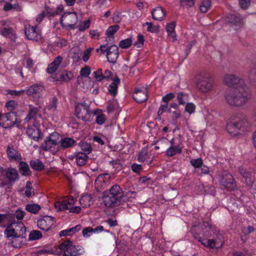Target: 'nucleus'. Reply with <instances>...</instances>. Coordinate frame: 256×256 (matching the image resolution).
Returning <instances> with one entry per match:
<instances>
[{
  "mask_svg": "<svg viewBox=\"0 0 256 256\" xmlns=\"http://www.w3.org/2000/svg\"><path fill=\"white\" fill-rule=\"evenodd\" d=\"M223 82L225 85L233 88L224 94L226 102L230 106H244L251 99V92L242 78L236 75L227 74L224 76Z\"/></svg>",
  "mask_w": 256,
  "mask_h": 256,
  "instance_id": "obj_1",
  "label": "nucleus"
},
{
  "mask_svg": "<svg viewBox=\"0 0 256 256\" xmlns=\"http://www.w3.org/2000/svg\"><path fill=\"white\" fill-rule=\"evenodd\" d=\"M250 126L246 117L242 114H237L232 118L226 126V130L230 134L236 135L239 130H247Z\"/></svg>",
  "mask_w": 256,
  "mask_h": 256,
  "instance_id": "obj_2",
  "label": "nucleus"
},
{
  "mask_svg": "<svg viewBox=\"0 0 256 256\" xmlns=\"http://www.w3.org/2000/svg\"><path fill=\"white\" fill-rule=\"evenodd\" d=\"M197 87L202 93L211 92L214 88V80L210 74L206 72H200L196 77Z\"/></svg>",
  "mask_w": 256,
  "mask_h": 256,
  "instance_id": "obj_3",
  "label": "nucleus"
},
{
  "mask_svg": "<svg viewBox=\"0 0 256 256\" xmlns=\"http://www.w3.org/2000/svg\"><path fill=\"white\" fill-rule=\"evenodd\" d=\"M212 239H205L202 240V244L209 248H219L222 247L224 243V236L219 231L216 230L214 234L212 236Z\"/></svg>",
  "mask_w": 256,
  "mask_h": 256,
  "instance_id": "obj_4",
  "label": "nucleus"
},
{
  "mask_svg": "<svg viewBox=\"0 0 256 256\" xmlns=\"http://www.w3.org/2000/svg\"><path fill=\"white\" fill-rule=\"evenodd\" d=\"M96 113L91 112L90 106L86 103L78 104L75 108V114L76 117L84 121H90V114Z\"/></svg>",
  "mask_w": 256,
  "mask_h": 256,
  "instance_id": "obj_5",
  "label": "nucleus"
},
{
  "mask_svg": "<svg viewBox=\"0 0 256 256\" xmlns=\"http://www.w3.org/2000/svg\"><path fill=\"white\" fill-rule=\"evenodd\" d=\"M59 249L63 252L64 256H76L82 254L80 249H78L72 242L66 240L61 243L58 246Z\"/></svg>",
  "mask_w": 256,
  "mask_h": 256,
  "instance_id": "obj_6",
  "label": "nucleus"
},
{
  "mask_svg": "<svg viewBox=\"0 0 256 256\" xmlns=\"http://www.w3.org/2000/svg\"><path fill=\"white\" fill-rule=\"evenodd\" d=\"M220 182L221 185L228 190H234L236 188V184L233 176L226 171L222 172Z\"/></svg>",
  "mask_w": 256,
  "mask_h": 256,
  "instance_id": "obj_7",
  "label": "nucleus"
},
{
  "mask_svg": "<svg viewBox=\"0 0 256 256\" xmlns=\"http://www.w3.org/2000/svg\"><path fill=\"white\" fill-rule=\"evenodd\" d=\"M102 200L104 205L110 208L117 206L126 201L122 199V198L120 196H115L108 194H106L104 192H103Z\"/></svg>",
  "mask_w": 256,
  "mask_h": 256,
  "instance_id": "obj_8",
  "label": "nucleus"
},
{
  "mask_svg": "<svg viewBox=\"0 0 256 256\" xmlns=\"http://www.w3.org/2000/svg\"><path fill=\"white\" fill-rule=\"evenodd\" d=\"M0 120V126L5 128L12 127L17 124L16 114L13 112L1 114Z\"/></svg>",
  "mask_w": 256,
  "mask_h": 256,
  "instance_id": "obj_9",
  "label": "nucleus"
},
{
  "mask_svg": "<svg viewBox=\"0 0 256 256\" xmlns=\"http://www.w3.org/2000/svg\"><path fill=\"white\" fill-rule=\"evenodd\" d=\"M104 192L115 196H120L122 198V199L126 200H128L129 196H130L135 194L134 192H128L126 194H124L122 189L118 184L112 186L108 190L105 191Z\"/></svg>",
  "mask_w": 256,
  "mask_h": 256,
  "instance_id": "obj_10",
  "label": "nucleus"
},
{
  "mask_svg": "<svg viewBox=\"0 0 256 256\" xmlns=\"http://www.w3.org/2000/svg\"><path fill=\"white\" fill-rule=\"evenodd\" d=\"M44 90V86L40 84H34L28 87L26 92L28 96H31L35 100H38L42 96V92Z\"/></svg>",
  "mask_w": 256,
  "mask_h": 256,
  "instance_id": "obj_11",
  "label": "nucleus"
},
{
  "mask_svg": "<svg viewBox=\"0 0 256 256\" xmlns=\"http://www.w3.org/2000/svg\"><path fill=\"white\" fill-rule=\"evenodd\" d=\"M54 218L50 216H46L38 220V226L44 231L48 230L54 224Z\"/></svg>",
  "mask_w": 256,
  "mask_h": 256,
  "instance_id": "obj_12",
  "label": "nucleus"
},
{
  "mask_svg": "<svg viewBox=\"0 0 256 256\" xmlns=\"http://www.w3.org/2000/svg\"><path fill=\"white\" fill-rule=\"evenodd\" d=\"M134 99L138 103H142L148 99V90L145 88H136L133 94Z\"/></svg>",
  "mask_w": 256,
  "mask_h": 256,
  "instance_id": "obj_13",
  "label": "nucleus"
},
{
  "mask_svg": "<svg viewBox=\"0 0 256 256\" xmlns=\"http://www.w3.org/2000/svg\"><path fill=\"white\" fill-rule=\"evenodd\" d=\"M118 48L116 45L112 44L108 46L106 58L109 62L114 64L118 60Z\"/></svg>",
  "mask_w": 256,
  "mask_h": 256,
  "instance_id": "obj_14",
  "label": "nucleus"
},
{
  "mask_svg": "<svg viewBox=\"0 0 256 256\" xmlns=\"http://www.w3.org/2000/svg\"><path fill=\"white\" fill-rule=\"evenodd\" d=\"M170 146L166 150V154L170 157H172L177 154L182 152V148L180 145L176 142L174 138L170 141Z\"/></svg>",
  "mask_w": 256,
  "mask_h": 256,
  "instance_id": "obj_15",
  "label": "nucleus"
},
{
  "mask_svg": "<svg viewBox=\"0 0 256 256\" xmlns=\"http://www.w3.org/2000/svg\"><path fill=\"white\" fill-rule=\"evenodd\" d=\"M24 33L26 38L30 40H38L40 37V34L36 31V26L30 25L26 26Z\"/></svg>",
  "mask_w": 256,
  "mask_h": 256,
  "instance_id": "obj_16",
  "label": "nucleus"
},
{
  "mask_svg": "<svg viewBox=\"0 0 256 256\" xmlns=\"http://www.w3.org/2000/svg\"><path fill=\"white\" fill-rule=\"evenodd\" d=\"M191 232L194 237L202 244V240L206 239L203 236V223L198 226H193L192 228Z\"/></svg>",
  "mask_w": 256,
  "mask_h": 256,
  "instance_id": "obj_17",
  "label": "nucleus"
},
{
  "mask_svg": "<svg viewBox=\"0 0 256 256\" xmlns=\"http://www.w3.org/2000/svg\"><path fill=\"white\" fill-rule=\"evenodd\" d=\"M238 170L242 176L244 178L245 183L246 185L249 186H252L254 180L252 172L246 169H244L242 167H240Z\"/></svg>",
  "mask_w": 256,
  "mask_h": 256,
  "instance_id": "obj_18",
  "label": "nucleus"
},
{
  "mask_svg": "<svg viewBox=\"0 0 256 256\" xmlns=\"http://www.w3.org/2000/svg\"><path fill=\"white\" fill-rule=\"evenodd\" d=\"M6 178L10 184H13L19 179L18 171L14 168H10L4 170Z\"/></svg>",
  "mask_w": 256,
  "mask_h": 256,
  "instance_id": "obj_19",
  "label": "nucleus"
},
{
  "mask_svg": "<svg viewBox=\"0 0 256 256\" xmlns=\"http://www.w3.org/2000/svg\"><path fill=\"white\" fill-rule=\"evenodd\" d=\"M28 136L36 142L42 138V134L40 130L36 127H29L26 130Z\"/></svg>",
  "mask_w": 256,
  "mask_h": 256,
  "instance_id": "obj_20",
  "label": "nucleus"
},
{
  "mask_svg": "<svg viewBox=\"0 0 256 256\" xmlns=\"http://www.w3.org/2000/svg\"><path fill=\"white\" fill-rule=\"evenodd\" d=\"M226 21L231 24V26L241 27L243 25L242 19L234 14H229L226 18Z\"/></svg>",
  "mask_w": 256,
  "mask_h": 256,
  "instance_id": "obj_21",
  "label": "nucleus"
},
{
  "mask_svg": "<svg viewBox=\"0 0 256 256\" xmlns=\"http://www.w3.org/2000/svg\"><path fill=\"white\" fill-rule=\"evenodd\" d=\"M57 144L50 142L49 140L46 138L44 142L40 146V148L44 151H50L53 154H56L58 150L56 147Z\"/></svg>",
  "mask_w": 256,
  "mask_h": 256,
  "instance_id": "obj_22",
  "label": "nucleus"
},
{
  "mask_svg": "<svg viewBox=\"0 0 256 256\" xmlns=\"http://www.w3.org/2000/svg\"><path fill=\"white\" fill-rule=\"evenodd\" d=\"M152 18L156 20H162L166 16V11L160 6L153 9L151 12Z\"/></svg>",
  "mask_w": 256,
  "mask_h": 256,
  "instance_id": "obj_23",
  "label": "nucleus"
},
{
  "mask_svg": "<svg viewBox=\"0 0 256 256\" xmlns=\"http://www.w3.org/2000/svg\"><path fill=\"white\" fill-rule=\"evenodd\" d=\"M119 28L120 26L118 24H114L110 26L106 32V34L107 36L106 40L107 42H114V35Z\"/></svg>",
  "mask_w": 256,
  "mask_h": 256,
  "instance_id": "obj_24",
  "label": "nucleus"
},
{
  "mask_svg": "<svg viewBox=\"0 0 256 256\" xmlns=\"http://www.w3.org/2000/svg\"><path fill=\"white\" fill-rule=\"evenodd\" d=\"M16 235L22 238H26V227L22 222H12Z\"/></svg>",
  "mask_w": 256,
  "mask_h": 256,
  "instance_id": "obj_25",
  "label": "nucleus"
},
{
  "mask_svg": "<svg viewBox=\"0 0 256 256\" xmlns=\"http://www.w3.org/2000/svg\"><path fill=\"white\" fill-rule=\"evenodd\" d=\"M6 152L8 158L10 160H21L20 153L14 150L13 146L8 145L7 147Z\"/></svg>",
  "mask_w": 256,
  "mask_h": 256,
  "instance_id": "obj_26",
  "label": "nucleus"
},
{
  "mask_svg": "<svg viewBox=\"0 0 256 256\" xmlns=\"http://www.w3.org/2000/svg\"><path fill=\"white\" fill-rule=\"evenodd\" d=\"M75 158L78 166H83L86 164L88 160V156L86 153L78 152L75 154Z\"/></svg>",
  "mask_w": 256,
  "mask_h": 256,
  "instance_id": "obj_27",
  "label": "nucleus"
},
{
  "mask_svg": "<svg viewBox=\"0 0 256 256\" xmlns=\"http://www.w3.org/2000/svg\"><path fill=\"white\" fill-rule=\"evenodd\" d=\"M60 146L62 149L72 147L76 143V141L71 138H64L60 140Z\"/></svg>",
  "mask_w": 256,
  "mask_h": 256,
  "instance_id": "obj_28",
  "label": "nucleus"
},
{
  "mask_svg": "<svg viewBox=\"0 0 256 256\" xmlns=\"http://www.w3.org/2000/svg\"><path fill=\"white\" fill-rule=\"evenodd\" d=\"M120 83V79L116 77L113 80L112 82L109 85L108 90L110 94L114 96L117 94L118 85Z\"/></svg>",
  "mask_w": 256,
  "mask_h": 256,
  "instance_id": "obj_29",
  "label": "nucleus"
},
{
  "mask_svg": "<svg viewBox=\"0 0 256 256\" xmlns=\"http://www.w3.org/2000/svg\"><path fill=\"white\" fill-rule=\"evenodd\" d=\"M203 236L204 237H212L213 236V234H214L216 229L213 228L208 222H203Z\"/></svg>",
  "mask_w": 256,
  "mask_h": 256,
  "instance_id": "obj_30",
  "label": "nucleus"
},
{
  "mask_svg": "<svg viewBox=\"0 0 256 256\" xmlns=\"http://www.w3.org/2000/svg\"><path fill=\"white\" fill-rule=\"evenodd\" d=\"M31 168L36 171H41L44 168V165L38 159L32 160L30 162Z\"/></svg>",
  "mask_w": 256,
  "mask_h": 256,
  "instance_id": "obj_31",
  "label": "nucleus"
},
{
  "mask_svg": "<svg viewBox=\"0 0 256 256\" xmlns=\"http://www.w3.org/2000/svg\"><path fill=\"white\" fill-rule=\"evenodd\" d=\"M80 202L84 208L88 207L92 204V197L90 194H84L80 199Z\"/></svg>",
  "mask_w": 256,
  "mask_h": 256,
  "instance_id": "obj_32",
  "label": "nucleus"
},
{
  "mask_svg": "<svg viewBox=\"0 0 256 256\" xmlns=\"http://www.w3.org/2000/svg\"><path fill=\"white\" fill-rule=\"evenodd\" d=\"M30 110L28 112L25 118V120L26 122H29L31 120L34 118L38 112L39 110V109L40 108V106L39 108L34 107L32 105H30Z\"/></svg>",
  "mask_w": 256,
  "mask_h": 256,
  "instance_id": "obj_33",
  "label": "nucleus"
},
{
  "mask_svg": "<svg viewBox=\"0 0 256 256\" xmlns=\"http://www.w3.org/2000/svg\"><path fill=\"white\" fill-rule=\"evenodd\" d=\"M20 172L22 176H30L31 172L28 164L24 162H20L18 165Z\"/></svg>",
  "mask_w": 256,
  "mask_h": 256,
  "instance_id": "obj_34",
  "label": "nucleus"
},
{
  "mask_svg": "<svg viewBox=\"0 0 256 256\" xmlns=\"http://www.w3.org/2000/svg\"><path fill=\"white\" fill-rule=\"evenodd\" d=\"M4 234L7 238H13V237L17 236L14 228L13 226L12 222L9 224L8 225L6 229L4 231Z\"/></svg>",
  "mask_w": 256,
  "mask_h": 256,
  "instance_id": "obj_35",
  "label": "nucleus"
},
{
  "mask_svg": "<svg viewBox=\"0 0 256 256\" xmlns=\"http://www.w3.org/2000/svg\"><path fill=\"white\" fill-rule=\"evenodd\" d=\"M26 238H22L19 236H16L11 238L10 243L13 247L20 248L24 244L23 240Z\"/></svg>",
  "mask_w": 256,
  "mask_h": 256,
  "instance_id": "obj_36",
  "label": "nucleus"
},
{
  "mask_svg": "<svg viewBox=\"0 0 256 256\" xmlns=\"http://www.w3.org/2000/svg\"><path fill=\"white\" fill-rule=\"evenodd\" d=\"M168 112L172 114V123L176 124L177 122V120L181 116V111L180 109H176L172 111V109L168 108Z\"/></svg>",
  "mask_w": 256,
  "mask_h": 256,
  "instance_id": "obj_37",
  "label": "nucleus"
},
{
  "mask_svg": "<svg viewBox=\"0 0 256 256\" xmlns=\"http://www.w3.org/2000/svg\"><path fill=\"white\" fill-rule=\"evenodd\" d=\"M40 206L38 204H28L26 206V210L32 214H36L40 210Z\"/></svg>",
  "mask_w": 256,
  "mask_h": 256,
  "instance_id": "obj_38",
  "label": "nucleus"
},
{
  "mask_svg": "<svg viewBox=\"0 0 256 256\" xmlns=\"http://www.w3.org/2000/svg\"><path fill=\"white\" fill-rule=\"evenodd\" d=\"M175 26L176 22H172L170 24H168L166 28L168 36L172 38H175L176 36V34L174 32Z\"/></svg>",
  "mask_w": 256,
  "mask_h": 256,
  "instance_id": "obj_39",
  "label": "nucleus"
},
{
  "mask_svg": "<svg viewBox=\"0 0 256 256\" xmlns=\"http://www.w3.org/2000/svg\"><path fill=\"white\" fill-rule=\"evenodd\" d=\"M0 32L1 34L6 37L12 38L14 36L13 32V30L9 26L2 28L0 30Z\"/></svg>",
  "mask_w": 256,
  "mask_h": 256,
  "instance_id": "obj_40",
  "label": "nucleus"
},
{
  "mask_svg": "<svg viewBox=\"0 0 256 256\" xmlns=\"http://www.w3.org/2000/svg\"><path fill=\"white\" fill-rule=\"evenodd\" d=\"M176 100L178 102V104L184 105L186 104L188 100V94L182 92H180L176 96Z\"/></svg>",
  "mask_w": 256,
  "mask_h": 256,
  "instance_id": "obj_41",
  "label": "nucleus"
},
{
  "mask_svg": "<svg viewBox=\"0 0 256 256\" xmlns=\"http://www.w3.org/2000/svg\"><path fill=\"white\" fill-rule=\"evenodd\" d=\"M78 145L82 150L84 152V153H86L88 154L92 152L90 144L87 142H81L79 143Z\"/></svg>",
  "mask_w": 256,
  "mask_h": 256,
  "instance_id": "obj_42",
  "label": "nucleus"
},
{
  "mask_svg": "<svg viewBox=\"0 0 256 256\" xmlns=\"http://www.w3.org/2000/svg\"><path fill=\"white\" fill-rule=\"evenodd\" d=\"M46 138L57 145L60 143L61 139L60 134L56 132L52 133Z\"/></svg>",
  "mask_w": 256,
  "mask_h": 256,
  "instance_id": "obj_43",
  "label": "nucleus"
},
{
  "mask_svg": "<svg viewBox=\"0 0 256 256\" xmlns=\"http://www.w3.org/2000/svg\"><path fill=\"white\" fill-rule=\"evenodd\" d=\"M66 202L65 200H64L62 201L56 202L54 204L55 208L59 211H62L65 210L69 209V206H67Z\"/></svg>",
  "mask_w": 256,
  "mask_h": 256,
  "instance_id": "obj_44",
  "label": "nucleus"
},
{
  "mask_svg": "<svg viewBox=\"0 0 256 256\" xmlns=\"http://www.w3.org/2000/svg\"><path fill=\"white\" fill-rule=\"evenodd\" d=\"M211 6V2L210 0H204L200 6V10L202 12H206Z\"/></svg>",
  "mask_w": 256,
  "mask_h": 256,
  "instance_id": "obj_45",
  "label": "nucleus"
},
{
  "mask_svg": "<svg viewBox=\"0 0 256 256\" xmlns=\"http://www.w3.org/2000/svg\"><path fill=\"white\" fill-rule=\"evenodd\" d=\"M42 238V234L40 232L37 230H33L30 232L28 238L30 240H34Z\"/></svg>",
  "mask_w": 256,
  "mask_h": 256,
  "instance_id": "obj_46",
  "label": "nucleus"
},
{
  "mask_svg": "<svg viewBox=\"0 0 256 256\" xmlns=\"http://www.w3.org/2000/svg\"><path fill=\"white\" fill-rule=\"evenodd\" d=\"M73 76V74L71 72L66 71L60 76L58 79L60 80H62L65 82H68Z\"/></svg>",
  "mask_w": 256,
  "mask_h": 256,
  "instance_id": "obj_47",
  "label": "nucleus"
},
{
  "mask_svg": "<svg viewBox=\"0 0 256 256\" xmlns=\"http://www.w3.org/2000/svg\"><path fill=\"white\" fill-rule=\"evenodd\" d=\"M132 44V40L131 38H128L121 40L120 42L119 46L120 48L126 49L131 46Z\"/></svg>",
  "mask_w": 256,
  "mask_h": 256,
  "instance_id": "obj_48",
  "label": "nucleus"
},
{
  "mask_svg": "<svg viewBox=\"0 0 256 256\" xmlns=\"http://www.w3.org/2000/svg\"><path fill=\"white\" fill-rule=\"evenodd\" d=\"M248 78L256 86V64L252 68L248 74Z\"/></svg>",
  "mask_w": 256,
  "mask_h": 256,
  "instance_id": "obj_49",
  "label": "nucleus"
},
{
  "mask_svg": "<svg viewBox=\"0 0 256 256\" xmlns=\"http://www.w3.org/2000/svg\"><path fill=\"white\" fill-rule=\"evenodd\" d=\"M148 26L147 31L151 32H156L159 28L158 26H153L152 22H146L143 26Z\"/></svg>",
  "mask_w": 256,
  "mask_h": 256,
  "instance_id": "obj_50",
  "label": "nucleus"
},
{
  "mask_svg": "<svg viewBox=\"0 0 256 256\" xmlns=\"http://www.w3.org/2000/svg\"><path fill=\"white\" fill-rule=\"evenodd\" d=\"M196 110V106L192 102H188L186 104L184 111L190 114L194 113Z\"/></svg>",
  "mask_w": 256,
  "mask_h": 256,
  "instance_id": "obj_51",
  "label": "nucleus"
},
{
  "mask_svg": "<svg viewBox=\"0 0 256 256\" xmlns=\"http://www.w3.org/2000/svg\"><path fill=\"white\" fill-rule=\"evenodd\" d=\"M70 58L74 62H78L80 59V52L78 50H74L70 52Z\"/></svg>",
  "mask_w": 256,
  "mask_h": 256,
  "instance_id": "obj_52",
  "label": "nucleus"
},
{
  "mask_svg": "<svg viewBox=\"0 0 256 256\" xmlns=\"http://www.w3.org/2000/svg\"><path fill=\"white\" fill-rule=\"evenodd\" d=\"M190 164L195 168H200L202 165V160L200 158L192 159L190 161Z\"/></svg>",
  "mask_w": 256,
  "mask_h": 256,
  "instance_id": "obj_53",
  "label": "nucleus"
},
{
  "mask_svg": "<svg viewBox=\"0 0 256 256\" xmlns=\"http://www.w3.org/2000/svg\"><path fill=\"white\" fill-rule=\"evenodd\" d=\"M144 36L138 34V36L137 41L134 42V45L138 48H141L144 45Z\"/></svg>",
  "mask_w": 256,
  "mask_h": 256,
  "instance_id": "obj_54",
  "label": "nucleus"
},
{
  "mask_svg": "<svg viewBox=\"0 0 256 256\" xmlns=\"http://www.w3.org/2000/svg\"><path fill=\"white\" fill-rule=\"evenodd\" d=\"M58 99L56 97H54L51 103L48 106V108L52 112H54L56 109Z\"/></svg>",
  "mask_w": 256,
  "mask_h": 256,
  "instance_id": "obj_55",
  "label": "nucleus"
},
{
  "mask_svg": "<svg viewBox=\"0 0 256 256\" xmlns=\"http://www.w3.org/2000/svg\"><path fill=\"white\" fill-rule=\"evenodd\" d=\"M147 155V151L146 149H142L138 153V160L140 162H144L146 160Z\"/></svg>",
  "mask_w": 256,
  "mask_h": 256,
  "instance_id": "obj_56",
  "label": "nucleus"
},
{
  "mask_svg": "<svg viewBox=\"0 0 256 256\" xmlns=\"http://www.w3.org/2000/svg\"><path fill=\"white\" fill-rule=\"evenodd\" d=\"M94 75L95 78L98 82H100L101 80H104L102 68H99L96 71L94 72Z\"/></svg>",
  "mask_w": 256,
  "mask_h": 256,
  "instance_id": "obj_57",
  "label": "nucleus"
},
{
  "mask_svg": "<svg viewBox=\"0 0 256 256\" xmlns=\"http://www.w3.org/2000/svg\"><path fill=\"white\" fill-rule=\"evenodd\" d=\"M90 74V70L88 66H86L82 68L80 71V74L82 76L88 77Z\"/></svg>",
  "mask_w": 256,
  "mask_h": 256,
  "instance_id": "obj_58",
  "label": "nucleus"
},
{
  "mask_svg": "<svg viewBox=\"0 0 256 256\" xmlns=\"http://www.w3.org/2000/svg\"><path fill=\"white\" fill-rule=\"evenodd\" d=\"M239 4L243 10H246L250 5V0H239Z\"/></svg>",
  "mask_w": 256,
  "mask_h": 256,
  "instance_id": "obj_59",
  "label": "nucleus"
},
{
  "mask_svg": "<svg viewBox=\"0 0 256 256\" xmlns=\"http://www.w3.org/2000/svg\"><path fill=\"white\" fill-rule=\"evenodd\" d=\"M106 121L105 116L103 114H100L96 116V122L99 125H102Z\"/></svg>",
  "mask_w": 256,
  "mask_h": 256,
  "instance_id": "obj_60",
  "label": "nucleus"
},
{
  "mask_svg": "<svg viewBox=\"0 0 256 256\" xmlns=\"http://www.w3.org/2000/svg\"><path fill=\"white\" fill-rule=\"evenodd\" d=\"M195 0H180V3L187 8H191L194 5Z\"/></svg>",
  "mask_w": 256,
  "mask_h": 256,
  "instance_id": "obj_61",
  "label": "nucleus"
},
{
  "mask_svg": "<svg viewBox=\"0 0 256 256\" xmlns=\"http://www.w3.org/2000/svg\"><path fill=\"white\" fill-rule=\"evenodd\" d=\"M24 212L20 209L17 210L14 214V216L18 220H22L24 216Z\"/></svg>",
  "mask_w": 256,
  "mask_h": 256,
  "instance_id": "obj_62",
  "label": "nucleus"
},
{
  "mask_svg": "<svg viewBox=\"0 0 256 256\" xmlns=\"http://www.w3.org/2000/svg\"><path fill=\"white\" fill-rule=\"evenodd\" d=\"M110 163L112 164L114 168H116L118 170H120L122 168V165L118 160H112Z\"/></svg>",
  "mask_w": 256,
  "mask_h": 256,
  "instance_id": "obj_63",
  "label": "nucleus"
},
{
  "mask_svg": "<svg viewBox=\"0 0 256 256\" xmlns=\"http://www.w3.org/2000/svg\"><path fill=\"white\" fill-rule=\"evenodd\" d=\"M67 44V40L65 39H60L55 42L56 46L62 48Z\"/></svg>",
  "mask_w": 256,
  "mask_h": 256,
  "instance_id": "obj_64",
  "label": "nucleus"
}]
</instances>
